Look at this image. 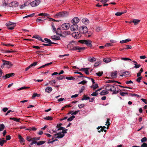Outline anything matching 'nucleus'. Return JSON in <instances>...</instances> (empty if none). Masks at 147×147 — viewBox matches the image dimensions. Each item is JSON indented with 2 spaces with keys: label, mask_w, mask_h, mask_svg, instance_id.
I'll return each instance as SVG.
<instances>
[{
  "label": "nucleus",
  "mask_w": 147,
  "mask_h": 147,
  "mask_svg": "<svg viewBox=\"0 0 147 147\" xmlns=\"http://www.w3.org/2000/svg\"><path fill=\"white\" fill-rule=\"evenodd\" d=\"M68 15V12L66 11L60 12L54 16V18H63L67 16Z\"/></svg>",
  "instance_id": "f257e3e1"
},
{
  "label": "nucleus",
  "mask_w": 147,
  "mask_h": 147,
  "mask_svg": "<svg viewBox=\"0 0 147 147\" xmlns=\"http://www.w3.org/2000/svg\"><path fill=\"white\" fill-rule=\"evenodd\" d=\"M79 42L82 44L86 45L87 46L92 47V41L89 40H79Z\"/></svg>",
  "instance_id": "f03ea898"
},
{
  "label": "nucleus",
  "mask_w": 147,
  "mask_h": 147,
  "mask_svg": "<svg viewBox=\"0 0 147 147\" xmlns=\"http://www.w3.org/2000/svg\"><path fill=\"white\" fill-rule=\"evenodd\" d=\"M79 30L81 33H86L88 31V29L87 27L85 26L80 27Z\"/></svg>",
  "instance_id": "7ed1b4c3"
},
{
  "label": "nucleus",
  "mask_w": 147,
  "mask_h": 147,
  "mask_svg": "<svg viewBox=\"0 0 147 147\" xmlns=\"http://www.w3.org/2000/svg\"><path fill=\"white\" fill-rule=\"evenodd\" d=\"M105 89L107 90L112 92L115 90V86L112 85H107L105 87Z\"/></svg>",
  "instance_id": "20e7f679"
},
{
  "label": "nucleus",
  "mask_w": 147,
  "mask_h": 147,
  "mask_svg": "<svg viewBox=\"0 0 147 147\" xmlns=\"http://www.w3.org/2000/svg\"><path fill=\"white\" fill-rule=\"evenodd\" d=\"M72 36L74 38H80L81 35L78 32H74L72 33Z\"/></svg>",
  "instance_id": "39448f33"
},
{
  "label": "nucleus",
  "mask_w": 147,
  "mask_h": 147,
  "mask_svg": "<svg viewBox=\"0 0 147 147\" xmlns=\"http://www.w3.org/2000/svg\"><path fill=\"white\" fill-rule=\"evenodd\" d=\"M40 3V0H36L30 3V5L32 7H34L37 6Z\"/></svg>",
  "instance_id": "423d86ee"
},
{
  "label": "nucleus",
  "mask_w": 147,
  "mask_h": 147,
  "mask_svg": "<svg viewBox=\"0 0 147 147\" xmlns=\"http://www.w3.org/2000/svg\"><path fill=\"white\" fill-rule=\"evenodd\" d=\"M78 26L77 24H73L70 27V29L72 31H75L78 29Z\"/></svg>",
  "instance_id": "0eeeda50"
},
{
  "label": "nucleus",
  "mask_w": 147,
  "mask_h": 147,
  "mask_svg": "<svg viewBox=\"0 0 147 147\" xmlns=\"http://www.w3.org/2000/svg\"><path fill=\"white\" fill-rule=\"evenodd\" d=\"M2 61L4 63V64H5V65L7 66V67L9 68H10L12 65L11 62L9 61H6L3 59H2Z\"/></svg>",
  "instance_id": "6e6552de"
},
{
  "label": "nucleus",
  "mask_w": 147,
  "mask_h": 147,
  "mask_svg": "<svg viewBox=\"0 0 147 147\" xmlns=\"http://www.w3.org/2000/svg\"><path fill=\"white\" fill-rule=\"evenodd\" d=\"M87 80H89L88 81L87 80H84L80 82V83H87V82H92V83H95L94 80L93 79L90 78L88 77H86Z\"/></svg>",
  "instance_id": "1a4fd4ad"
},
{
  "label": "nucleus",
  "mask_w": 147,
  "mask_h": 147,
  "mask_svg": "<svg viewBox=\"0 0 147 147\" xmlns=\"http://www.w3.org/2000/svg\"><path fill=\"white\" fill-rule=\"evenodd\" d=\"M70 25L69 23H64L61 25V27L64 30H66L70 27Z\"/></svg>",
  "instance_id": "9d476101"
},
{
  "label": "nucleus",
  "mask_w": 147,
  "mask_h": 147,
  "mask_svg": "<svg viewBox=\"0 0 147 147\" xmlns=\"http://www.w3.org/2000/svg\"><path fill=\"white\" fill-rule=\"evenodd\" d=\"M14 74H15L14 73L8 74H6L5 76H3V78L4 79H7V78H8L9 77H10L13 76L14 75Z\"/></svg>",
  "instance_id": "9b49d317"
},
{
  "label": "nucleus",
  "mask_w": 147,
  "mask_h": 147,
  "mask_svg": "<svg viewBox=\"0 0 147 147\" xmlns=\"http://www.w3.org/2000/svg\"><path fill=\"white\" fill-rule=\"evenodd\" d=\"M80 20L78 17H75L73 18L71 22L74 24H76L79 22Z\"/></svg>",
  "instance_id": "f8f14e48"
},
{
  "label": "nucleus",
  "mask_w": 147,
  "mask_h": 147,
  "mask_svg": "<svg viewBox=\"0 0 147 147\" xmlns=\"http://www.w3.org/2000/svg\"><path fill=\"white\" fill-rule=\"evenodd\" d=\"M55 136H57L56 137L57 138H61L64 136V134H62L61 132H59L54 135Z\"/></svg>",
  "instance_id": "ddd939ff"
},
{
  "label": "nucleus",
  "mask_w": 147,
  "mask_h": 147,
  "mask_svg": "<svg viewBox=\"0 0 147 147\" xmlns=\"http://www.w3.org/2000/svg\"><path fill=\"white\" fill-rule=\"evenodd\" d=\"M84 49V48L81 47H79L78 46H76L73 47L72 49L73 50H78V52H80V50H83Z\"/></svg>",
  "instance_id": "4468645a"
},
{
  "label": "nucleus",
  "mask_w": 147,
  "mask_h": 147,
  "mask_svg": "<svg viewBox=\"0 0 147 147\" xmlns=\"http://www.w3.org/2000/svg\"><path fill=\"white\" fill-rule=\"evenodd\" d=\"M51 39L53 40H58L60 39V38L57 36H52L51 37Z\"/></svg>",
  "instance_id": "2eb2a0df"
},
{
  "label": "nucleus",
  "mask_w": 147,
  "mask_h": 147,
  "mask_svg": "<svg viewBox=\"0 0 147 147\" xmlns=\"http://www.w3.org/2000/svg\"><path fill=\"white\" fill-rule=\"evenodd\" d=\"M82 22L86 25H87L89 23V20L86 18H84L82 20Z\"/></svg>",
  "instance_id": "dca6fc26"
},
{
  "label": "nucleus",
  "mask_w": 147,
  "mask_h": 147,
  "mask_svg": "<svg viewBox=\"0 0 147 147\" xmlns=\"http://www.w3.org/2000/svg\"><path fill=\"white\" fill-rule=\"evenodd\" d=\"M18 3L17 2H12L10 4V6L12 7H16L18 6Z\"/></svg>",
  "instance_id": "f3484780"
},
{
  "label": "nucleus",
  "mask_w": 147,
  "mask_h": 147,
  "mask_svg": "<svg viewBox=\"0 0 147 147\" xmlns=\"http://www.w3.org/2000/svg\"><path fill=\"white\" fill-rule=\"evenodd\" d=\"M130 74L129 71H125L122 73V74L120 75L121 76H124L125 77H127Z\"/></svg>",
  "instance_id": "a211bd4d"
},
{
  "label": "nucleus",
  "mask_w": 147,
  "mask_h": 147,
  "mask_svg": "<svg viewBox=\"0 0 147 147\" xmlns=\"http://www.w3.org/2000/svg\"><path fill=\"white\" fill-rule=\"evenodd\" d=\"M117 71H115L112 72L111 76L113 78H115L117 77Z\"/></svg>",
  "instance_id": "6ab92c4d"
},
{
  "label": "nucleus",
  "mask_w": 147,
  "mask_h": 147,
  "mask_svg": "<svg viewBox=\"0 0 147 147\" xmlns=\"http://www.w3.org/2000/svg\"><path fill=\"white\" fill-rule=\"evenodd\" d=\"M32 38H33L37 39L41 41L42 42H44V41L42 40L41 37H40L38 35H34L33 36Z\"/></svg>",
  "instance_id": "aec40b11"
},
{
  "label": "nucleus",
  "mask_w": 147,
  "mask_h": 147,
  "mask_svg": "<svg viewBox=\"0 0 147 147\" xmlns=\"http://www.w3.org/2000/svg\"><path fill=\"white\" fill-rule=\"evenodd\" d=\"M44 40L47 42V43H48L50 45L51 44H57V43L52 42L50 39L47 38H45L44 39Z\"/></svg>",
  "instance_id": "412c9836"
},
{
  "label": "nucleus",
  "mask_w": 147,
  "mask_h": 147,
  "mask_svg": "<svg viewBox=\"0 0 147 147\" xmlns=\"http://www.w3.org/2000/svg\"><path fill=\"white\" fill-rule=\"evenodd\" d=\"M98 85L97 84H94V83H93L92 85L90 86V88H92L93 90H95L96 89L98 88Z\"/></svg>",
  "instance_id": "4be33fe9"
},
{
  "label": "nucleus",
  "mask_w": 147,
  "mask_h": 147,
  "mask_svg": "<svg viewBox=\"0 0 147 147\" xmlns=\"http://www.w3.org/2000/svg\"><path fill=\"white\" fill-rule=\"evenodd\" d=\"M79 70L84 71L86 74H89V72L87 68H81Z\"/></svg>",
  "instance_id": "5701e85b"
},
{
  "label": "nucleus",
  "mask_w": 147,
  "mask_h": 147,
  "mask_svg": "<svg viewBox=\"0 0 147 147\" xmlns=\"http://www.w3.org/2000/svg\"><path fill=\"white\" fill-rule=\"evenodd\" d=\"M18 138L20 140V143L22 144L24 142L25 140L19 134L18 135Z\"/></svg>",
  "instance_id": "b1692460"
},
{
  "label": "nucleus",
  "mask_w": 147,
  "mask_h": 147,
  "mask_svg": "<svg viewBox=\"0 0 147 147\" xmlns=\"http://www.w3.org/2000/svg\"><path fill=\"white\" fill-rule=\"evenodd\" d=\"M52 88L50 87H47L45 89V91L47 92L50 93L52 91Z\"/></svg>",
  "instance_id": "393cba45"
},
{
  "label": "nucleus",
  "mask_w": 147,
  "mask_h": 147,
  "mask_svg": "<svg viewBox=\"0 0 147 147\" xmlns=\"http://www.w3.org/2000/svg\"><path fill=\"white\" fill-rule=\"evenodd\" d=\"M111 59L107 57L103 59L104 62L105 63H108L111 61Z\"/></svg>",
  "instance_id": "a878e982"
},
{
  "label": "nucleus",
  "mask_w": 147,
  "mask_h": 147,
  "mask_svg": "<svg viewBox=\"0 0 147 147\" xmlns=\"http://www.w3.org/2000/svg\"><path fill=\"white\" fill-rule=\"evenodd\" d=\"M55 32L56 34L59 35H61V29L60 28H58L55 31Z\"/></svg>",
  "instance_id": "bb28decb"
},
{
  "label": "nucleus",
  "mask_w": 147,
  "mask_h": 147,
  "mask_svg": "<svg viewBox=\"0 0 147 147\" xmlns=\"http://www.w3.org/2000/svg\"><path fill=\"white\" fill-rule=\"evenodd\" d=\"M108 92L106 90H103L100 93V94L101 95H104L108 94Z\"/></svg>",
  "instance_id": "cd10ccee"
},
{
  "label": "nucleus",
  "mask_w": 147,
  "mask_h": 147,
  "mask_svg": "<svg viewBox=\"0 0 147 147\" xmlns=\"http://www.w3.org/2000/svg\"><path fill=\"white\" fill-rule=\"evenodd\" d=\"M132 22L134 23L135 25H136L139 24L140 22V20H139L134 19L132 20Z\"/></svg>",
  "instance_id": "c85d7f7f"
},
{
  "label": "nucleus",
  "mask_w": 147,
  "mask_h": 147,
  "mask_svg": "<svg viewBox=\"0 0 147 147\" xmlns=\"http://www.w3.org/2000/svg\"><path fill=\"white\" fill-rule=\"evenodd\" d=\"M131 41V40L130 39H127L126 40H121L120 41V42L121 44H123L125 43H126L130 41Z\"/></svg>",
  "instance_id": "c756f323"
},
{
  "label": "nucleus",
  "mask_w": 147,
  "mask_h": 147,
  "mask_svg": "<svg viewBox=\"0 0 147 147\" xmlns=\"http://www.w3.org/2000/svg\"><path fill=\"white\" fill-rule=\"evenodd\" d=\"M3 139L4 138H3L0 139V145L1 146H3V144L6 142V140L2 139Z\"/></svg>",
  "instance_id": "7c9ffc66"
},
{
  "label": "nucleus",
  "mask_w": 147,
  "mask_h": 147,
  "mask_svg": "<svg viewBox=\"0 0 147 147\" xmlns=\"http://www.w3.org/2000/svg\"><path fill=\"white\" fill-rule=\"evenodd\" d=\"M52 62H50L49 63H47L44 65H43L40 67H39L38 68V69H40L43 68L46 66H48V65L52 64Z\"/></svg>",
  "instance_id": "2f4dec72"
},
{
  "label": "nucleus",
  "mask_w": 147,
  "mask_h": 147,
  "mask_svg": "<svg viewBox=\"0 0 147 147\" xmlns=\"http://www.w3.org/2000/svg\"><path fill=\"white\" fill-rule=\"evenodd\" d=\"M52 62H50L49 63H47L44 65H43L40 67H39L38 68V69H40L43 68L46 66H48V65L52 64Z\"/></svg>",
  "instance_id": "473e14b6"
},
{
  "label": "nucleus",
  "mask_w": 147,
  "mask_h": 147,
  "mask_svg": "<svg viewBox=\"0 0 147 147\" xmlns=\"http://www.w3.org/2000/svg\"><path fill=\"white\" fill-rule=\"evenodd\" d=\"M43 119L46 120H52L53 119V118L51 116H47Z\"/></svg>",
  "instance_id": "72a5a7b5"
},
{
  "label": "nucleus",
  "mask_w": 147,
  "mask_h": 147,
  "mask_svg": "<svg viewBox=\"0 0 147 147\" xmlns=\"http://www.w3.org/2000/svg\"><path fill=\"white\" fill-rule=\"evenodd\" d=\"M10 119L12 120L17 122H20V119H18L16 118L15 117H11L10 118Z\"/></svg>",
  "instance_id": "f704fd0d"
},
{
  "label": "nucleus",
  "mask_w": 147,
  "mask_h": 147,
  "mask_svg": "<svg viewBox=\"0 0 147 147\" xmlns=\"http://www.w3.org/2000/svg\"><path fill=\"white\" fill-rule=\"evenodd\" d=\"M90 97L88 96H86L85 95L83 96V97L81 99V100H88L89 99Z\"/></svg>",
  "instance_id": "c9c22d12"
},
{
  "label": "nucleus",
  "mask_w": 147,
  "mask_h": 147,
  "mask_svg": "<svg viewBox=\"0 0 147 147\" xmlns=\"http://www.w3.org/2000/svg\"><path fill=\"white\" fill-rule=\"evenodd\" d=\"M66 79L68 80H72L75 79V78H74L71 76H69L66 78Z\"/></svg>",
  "instance_id": "e433bc0d"
},
{
  "label": "nucleus",
  "mask_w": 147,
  "mask_h": 147,
  "mask_svg": "<svg viewBox=\"0 0 147 147\" xmlns=\"http://www.w3.org/2000/svg\"><path fill=\"white\" fill-rule=\"evenodd\" d=\"M96 60V59L93 57L92 58L90 57L88 59V61L90 62H94Z\"/></svg>",
  "instance_id": "4c0bfd02"
},
{
  "label": "nucleus",
  "mask_w": 147,
  "mask_h": 147,
  "mask_svg": "<svg viewBox=\"0 0 147 147\" xmlns=\"http://www.w3.org/2000/svg\"><path fill=\"white\" fill-rule=\"evenodd\" d=\"M65 77L63 76H60L59 77L56 78L57 80H59L64 79Z\"/></svg>",
  "instance_id": "58836bf2"
},
{
  "label": "nucleus",
  "mask_w": 147,
  "mask_h": 147,
  "mask_svg": "<svg viewBox=\"0 0 147 147\" xmlns=\"http://www.w3.org/2000/svg\"><path fill=\"white\" fill-rule=\"evenodd\" d=\"M40 96V94H38L36 93H34L33 94L32 96V99L34 98L36 96L39 97Z\"/></svg>",
  "instance_id": "ea45409f"
},
{
  "label": "nucleus",
  "mask_w": 147,
  "mask_h": 147,
  "mask_svg": "<svg viewBox=\"0 0 147 147\" xmlns=\"http://www.w3.org/2000/svg\"><path fill=\"white\" fill-rule=\"evenodd\" d=\"M5 128V125L3 124H0V131L3 130Z\"/></svg>",
  "instance_id": "a19ab883"
},
{
  "label": "nucleus",
  "mask_w": 147,
  "mask_h": 147,
  "mask_svg": "<svg viewBox=\"0 0 147 147\" xmlns=\"http://www.w3.org/2000/svg\"><path fill=\"white\" fill-rule=\"evenodd\" d=\"M46 142L43 141H40L38 142H37V145L39 146L42 145L45 143Z\"/></svg>",
  "instance_id": "79ce46f5"
},
{
  "label": "nucleus",
  "mask_w": 147,
  "mask_h": 147,
  "mask_svg": "<svg viewBox=\"0 0 147 147\" xmlns=\"http://www.w3.org/2000/svg\"><path fill=\"white\" fill-rule=\"evenodd\" d=\"M115 82V83H120V82H118L114 80H108L107 81L105 82V83H112L113 82Z\"/></svg>",
  "instance_id": "37998d69"
},
{
  "label": "nucleus",
  "mask_w": 147,
  "mask_h": 147,
  "mask_svg": "<svg viewBox=\"0 0 147 147\" xmlns=\"http://www.w3.org/2000/svg\"><path fill=\"white\" fill-rule=\"evenodd\" d=\"M143 71V69L142 68H141L140 70L139 71L137 74V76L139 77L141 76V73Z\"/></svg>",
  "instance_id": "c03bdc74"
},
{
  "label": "nucleus",
  "mask_w": 147,
  "mask_h": 147,
  "mask_svg": "<svg viewBox=\"0 0 147 147\" xmlns=\"http://www.w3.org/2000/svg\"><path fill=\"white\" fill-rule=\"evenodd\" d=\"M16 26V24H13V25L10 26H8V28L9 29L12 30L14 29V27Z\"/></svg>",
  "instance_id": "a18cd8bd"
},
{
  "label": "nucleus",
  "mask_w": 147,
  "mask_h": 147,
  "mask_svg": "<svg viewBox=\"0 0 147 147\" xmlns=\"http://www.w3.org/2000/svg\"><path fill=\"white\" fill-rule=\"evenodd\" d=\"M125 12H118L115 13V15L116 16H120L122 14L124 13Z\"/></svg>",
  "instance_id": "49530a36"
},
{
  "label": "nucleus",
  "mask_w": 147,
  "mask_h": 147,
  "mask_svg": "<svg viewBox=\"0 0 147 147\" xmlns=\"http://www.w3.org/2000/svg\"><path fill=\"white\" fill-rule=\"evenodd\" d=\"M75 118V116L74 115H72L67 120L68 121H71L73 120V119Z\"/></svg>",
  "instance_id": "de8ad7c7"
},
{
  "label": "nucleus",
  "mask_w": 147,
  "mask_h": 147,
  "mask_svg": "<svg viewBox=\"0 0 147 147\" xmlns=\"http://www.w3.org/2000/svg\"><path fill=\"white\" fill-rule=\"evenodd\" d=\"M85 106V104H82L78 105V107L80 109H81L84 108Z\"/></svg>",
  "instance_id": "09e8293b"
},
{
  "label": "nucleus",
  "mask_w": 147,
  "mask_h": 147,
  "mask_svg": "<svg viewBox=\"0 0 147 147\" xmlns=\"http://www.w3.org/2000/svg\"><path fill=\"white\" fill-rule=\"evenodd\" d=\"M51 26H52V29L53 30V32H55V31L56 30V28H55L54 25V24L53 22H52L51 24Z\"/></svg>",
  "instance_id": "8fccbe9b"
},
{
  "label": "nucleus",
  "mask_w": 147,
  "mask_h": 147,
  "mask_svg": "<svg viewBox=\"0 0 147 147\" xmlns=\"http://www.w3.org/2000/svg\"><path fill=\"white\" fill-rule=\"evenodd\" d=\"M13 24H16L14 23H11V22H9L7 23L6 24V25L7 27H8V26H12L13 25Z\"/></svg>",
  "instance_id": "3c124183"
},
{
  "label": "nucleus",
  "mask_w": 147,
  "mask_h": 147,
  "mask_svg": "<svg viewBox=\"0 0 147 147\" xmlns=\"http://www.w3.org/2000/svg\"><path fill=\"white\" fill-rule=\"evenodd\" d=\"M29 88L28 87H26V86H23V87H22L20 88L17 89V91L23 90H24V89H26V88Z\"/></svg>",
  "instance_id": "603ef678"
},
{
  "label": "nucleus",
  "mask_w": 147,
  "mask_h": 147,
  "mask_svg": "<svg viewBox=\"0 0 147 147\" xmlns=\"http://www.w3.org/2000/svg\"><path fill=\"white\" fill-rule=\"evenodd\" d=\"M117 87V86L116 85L115 86V90L114 91H112V92H113L112 93L113 94H117L119 92V90H116V87Z\"/></svg>",
  "instance_id": "864d4df0"
},
{
  "label": "nucleus",
  "mask_w": 147,
  "mask_h": 147,
  "mask_svg": "<svg viewBox=\"0 0 147 147\" xmlns=\"http://www.w3.org/2000/svg\"><path fill=\"white\" fill-rule=\"evenodd\" d=\"M101 63V62L100 61L96 62L94 65V66L95 67H97Z\"/></svg>",
  "instance_id": "5fc2aeb1"
},
{
  "label": "nucleus",
  "mask_w": 147,
  "mask_h": 147,
  "mask_svg": "<svg viewBox=\"0 0 147 147\" xmlns=\"http://www.w3.org/2000/svg\"><path fill=\"white\" fill-rule=\"evenodd\" d=\"M40 137H34L31 139L32 141H36L39 140L40 139Z\"/></svg>",
  "instance_id": "6e6d98bb"
},
{
  "label": "nucleus",
  "mask_w": 147,
  "mask_h": 147,
  "mask_svg": "<svg viewBox=\"0 0 147 147\" xmlns=\"http://www.w3.org/2000/svg\"><path fill=\"white\" fill-rule=\"evenodd\" d=\"M142 77H139L136 80V81L138 82H140L141 80H142Z\"/></svg>",
  "instance_id": "4d7b16f0"
},
{
  "label": "nucleus",
  "mask_w": 147,
  "mask_h": 147,
  "mask_svg": "<svg viewBox=\"0 0 147 147\" xmlns=\"http://www.w3.org/2000/svg\"><path fill=\"white\" fill-rule=\"evenodd\" d=\"M103 74V72L102 71H99L97 73H96V75L98 76H101Z\"/></svg>",
  "instance_id": "13d9d810"
},
{
  "label": "nucleus",
  "mask_w": 147,
  "mask_h": 147,
  "mask_svg": "<svg viewBox=\"0 0 147 147\" xmlns=\"http://www.w3.org/2000/svg\"><path fill=\"white\" fill-rule=\"evenodd\" d=\"M120 94L122 96H124L126 95H128V94L127 92H120Z\"/></svg>",
  "instance_id": "bf43d9fd"
},
{
  "label": "nucleus",
  "mask_w": 147,
  "mask_h": 147,
  "mask_svg": "<svg viewBox=\"0 0 147 147\" xmlns=\"http://www.w3.org/2000/svg\"><path fill=\"white\" fill-rule=\"evenodd\" d=\"M98 94V93L96 92V91L93 92L92 94H91V95L92 96H96Z\"/></svg>",
  "instance_id": "052dcab7"
},
{
  "label": "nucleus",
  "mask_w": 147,
  "mask_h": 147,
  "mask_svg": "<svg viewBox=\"0 0 147 147\" xmlns=\"http://www.w3.org/2000/svg\"><path fill=\"white\" fill-rule=\"evenodd\" d=\"M135 66L134 67V68H138L141 66L140 64H134Z\"/></svg>",
  "instance_id": "680f3d73"
},
{
  "label": "nucleus",
  "mask_w": 147,
  "mask_h": 147,
  "mask_svg": "<svg viewBox=\"0 0 147 147\" xmlns=\"http://www.w3.org/2000/svg\"><path fill=\"white\" fill-rule=\"evenodd\" d=\"M121 59L122 60H124V61H127V60H130V61L131 60V59L127 58H126V57L121 58Z\"/></svg>",
  "instance_id": "e2e57ef3"
},
{
  "label": "nucleus",
  "mask_w": 147,
  "mask_h": 147,
  "mask_svg": "<svg viewBox=\"0 0 147 147\" xmlns=\"http://www.w3.org/2000/svg\"><path fill=\"white\" fill-rule=\"evenodd\" d=\"M37 62H35L34 63H32L30 65V66L31 67L32 66H35L37 65Z\"/></svg>",
  "instance_id": "0e129e2a"
},
{
  "label": "nucleus",
  "mask_w": 147,
  "mask_h": 147,
  "mask_svg": "<svg viewBox=\"0 0 147 147\" xmlns=\"http://www.w3.org/2000/svg\"><path fill=\"white\" fill-rule=\"evenodd\" d=\"M147 140V139L146 137H144L143 138H142L141 140V141L142 142H146Z\"/></svg>",
  "instance_id": "69168bd1"
},
{
  "label": "nucleus",
  "mask_w": 147,
  "mask_h": 147,
  "mask_svg": "<svg viewBox=\"0 0 147 147\" xmlns=\"http://www.w3.org/2000/svg\"><path fill=\"white\" fill-rule=\"evenodd\" d=\"M126 47L125 48V49H128L131 48V46L130 45H127L126 46Z\"/></svg>",
  "instance_id": "338daca9"
},
{
  "label": "nucleus",
  "mask_w": 147,
  "mask_h": 147,
  "mask_svg": "<svg viewBox=\"0 0 147 147\" xmlns=\"http://www.w3.org/2000/svg\"><path fill=\"white\" fill-rule=\"evenodd\" d=\"M142 147H147V144L145 143H144L141 145Z\"/></svg>",
  "instance_id": "774afa93"
}]
</instances>
